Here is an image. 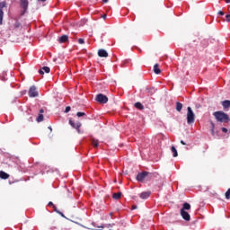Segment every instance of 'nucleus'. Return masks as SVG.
<instances>
[{"instance_id": "1", "label": "nucleus", "mask_w": 230, "mask_h": 230, "mask_svg": "<svg viewBox=\"0 0 230 230\" xmlns=\"http://www.w3.org/2000/svg\"><path fill=\"white\" fill-rule=\"evenodd\" d=\"M213 116L219 123H229L230 121L229 115L222 111H215Z\"/></svg>"}, {"instance_id": "2", "label": "nucleus", "mask_w": 230, "mask_h": 230, "mask_svg": "<svg viewBox=\"0 0 230 230\" xmlns=\"http://www.w3.org/2000/svg\"><path fill=\"white\" fill-rule=\"evenodd\" d=\"M155 174L152 172H148L146 171H144L142 172H138L137 175V181L138 182H143V181H150V179H154Z\"/></svg>"}, {"instance_id": "3", "label": "nucleus", "mask_w": 230, "mask_h": 230, "mask_svg": "<svg viewBox=\"0 0 230 230\" xmlns=\"http://www.w3.org/2000/svg\"><path fill=\"white\" fill-rule=\"evenodd\" d=\"M69 125L71 126L72 128H75L77 132V134H84V130L80 129L82 128V122L78 120H69Z\"/></svg>"}, {"instance_id": "4", "label": "nucleus", "mask_w": 230, "mask_h": 230, "mask_svg": "<svg viewBox=\"0 0 230 230\" xmlns=\"http://www.w3.org/2000/svg\"><path fill=\"white\" fill-rule=\"evenodd\" d=\"M187 123L188 125H193L195 123V113H193L191 107L187 108Z\"/></svg>"}, {"instance_id": "5", "label": "nucleus", "mask_w": 230, "mask_h": 230, "mask_svg": "<svg viewBox=\"0 0 230 230\" xmlns=\"http://www.w3.org/2000/svg\"><path fill=\"white\" fill-rule=\"evenodd\" d=\"M30 2L28 0H20V6L22 8V15H24L28 12V6Z\"/></svg>"}, {"instance_id": "6", "label": "nucleus", "mask_w": 230, "mask_h": 230, "mask_svg": "<svg viewBox=\"0 0 230 230\" xmlns=\"http://www.w3.org/2000/svg\"><path fill=\"white\" fill-rule=\"evenodd\" d=\"M95 100L99 103H102V104H105L107 103V102H109V98L106 95H103L102 93L97 94Z\"/></svg>"}, {"instance_id": "7", "label": "nucleus", "mask_w": 230, "mask_h": 230, "mask_svg": "<svg viewBox=\"0 0 230 230\" xmlns=\"http://www.w3.org/2000/svg\"><path fill=\"white\" fill-rule=\"evenodd\" d=\"M180 215L183 218V220H185L186 222H190V220H191V217L190 216V213H188L184 209L180 210Z\"/></svg>"}, {"instance_id": "8", "label": "nucleus", "mask_w": 230, "mask_h": 230, "mask_svg": "<svg viewBox=\"0 0 230 230\" xmlns=\"http://www.w3.org/2000/svg\"><path fill=\"white\" fill-rule=\"evenodd\" d=\"M29 96L30 98H37V96H39V92H37V87L31 86L29 89Z\"/></svg>"}, {"instance_id": "9", "label": "nucleus", "mask_w": 230, "mask_h": 230, "mask_svg": "<svg viewBox=\"0 0 230 230\" xmlns=\"http://www.w3.org/2000/svg\"><path fill=\"white\" fill-rule=\"evenodd\" d=\"M221 105H222L224 111L226 112H227V111H229V109H230V101L225 100V101L221 102Z\"/></svg>"}, {"instance_id": "10", "label": "nucleus", "mask_w": 230, "mask_h": 230, "mask_svg": "<svg viewBox=\"0 0 230 230\" xmlns=\"http://www.w3.org/2000/svg\"><path fill=\"white\" fill-rule=\"evenodd\" d=\"M98 56L102 58H107V57H109V53L107 52V50L101 49L98 50Z\"/></svg>"}, {"instance_id": "11", "label": "nucleus", "mask_w": 230, "mask_h": 230, "mask_svg": "<svg viewBox=\"0 0 230 230\" xmlns=\"http://www.w3.org/2000/svg\"><path fill=\"white\" fill-rule=\"evenodd\" d=\"M68 40H69V36H67V35H62V36L58 39L59 44H64L65 42H67Z\"/></svg>"}, {"instance_id": "12", "label": "nucleus", "mask_w": 230, "mask_h": 230, "mask_svg": "<svg viewBox=\"0 0 230 230\" xmlns=\"http://www.w3.org/2000/svg\"><path fill=\"white\" fill-rule=\"evenodd\" d=\"M151 194H152V192H150V191H145V192L140 193L139 197H140V199H148V197H150Z\"/></svg>"}, {"instance_id": "13", "label": "nucleus", "mask_w": 230, "mask_h": 230, "mask_svg": "<svg viewBox=\"0 0 230 230\" xmlns=\"http://www.w3.org/2000/svg\"><path fill=\"white\" fill-rule=\"evenodd\" d=\"M0 179H4V181H6V179H10V174L4 172V171H1Z\"/></svg>"}, {"instance_id": "14", "label": "nucleus", "mask_w": 230, "mask_h": 230, "mask_svg": "<svg viewBox=\"0 0 230 230\" xmlns=\"http://www.w3.org/2000/svg\"><path fill=\"white\" fill-rule=\"evenodd\" d=\"M181 209H183V211H190V209H191V205H190V203L185 202L182 205V208Z\"/></svg>"}, {"instance_id": "15", "label": "nucleus", "mask_w": 230, "mask_h": 230, "mask_svg": "<svg viewBox=\"0 0 230 230\" xmlns=\"http://www.w3.org/2000/svg\"><path fill=\"white\" fill-rule=\"evenodd\" d=\"M51 69L49 66H43L42 69L39 70L40 75H44V73H49Z\"/></svg>"}, {"instance_id": "16", "label": "nucleus", "mask_w": 230, "mask_h": 230, "mask_svg": "<svg viewBox=\"0 0 230 230\" xmlns=\"http://www.w3.org/2000/svg\"><path fill=\"white\" fill-rule=\"evenodd\" d=\"M154 73L155 75H161V69L159 68V64L154 66Z\"/></svg>"}, {"instance_id": "17", "label": "nucleus", "mask_w": 230, "mask_h": 230, "mask_svg": "<svg viewBox=\"0 0 230 230\" xmlns=\"http://www.w3.org/2000/svg\"><path fill=\"white\" fill-rule=\"evenodd\" d=\"M92 145L94 148H98V146H100V142L98 141V139L95 138H92Z\"/></svg>"}, {"instance_id": "18", "label": "nucleus", "mask_w": 230, "mask_h": 230, "mask_svg": "<svg viewBox=\"0 0 230 230\" xmlns=\"http://www.w3.org/2000/svg\"><path fill=\"white\" fill-rule=\"evenodd\" d=\"M135 107L136 109H138V111H143V109H145V106H143L141 102H136Z\"/></svg>"}, {"instance_id": "19", "label": "nucleus", "mask_w": 230, "mask_h": 230, "mask_svg": "<svg viewBox=\"0 0 230 230\" xmlns=\"http://www.w3.org/2000/svg\"><path fill=\"white\" fill-rule=\"evenodd\" d=\"M171 151L172 152V156L173 157H177L179 155V153L177 152V149L175 148V146H172L171 147Z\"/></svg>"}, {"instance_id": "20", "label": "nucleus", "mask_w": 230, "mask_h": 230, "mask_svg": "<svg viewBox=\"0 0 230 230\" xmlns=\"http://www.w3.org/2000/svg\"><path fill=\"white\" fill-rule=\"evenodd\" d=\"M176 111L178 112H181V111H182V103H181L180 102H176Z\"/></svg>"}, {"instance_id": "21", "label": "nucleus", "mask_w": 230, "mask_h": 230, "mask_svg": "<svg viewBox=\"0 0 230 230\" xmlns=\"http://www.w3.org/2000/svg\"><path fill=\"white\" fill-rule=\"evenodd\" d=\"M121 192H118V193H113L112 197L115 200H119V199H121Z\"/></svg>"}, {"instance_id": "22", "label": "nucleus", "mask_w": 230, "mask_h": 230, "mask_svg": "<svg viewBox=\"0 0 230 230\" xmlns=\"http://www.w3.org/2000/svg\"><path fill=\"white\" fill-rule=\"evenodd\" d=\"M38 123H40V121H44V115L40 114L37 118Z\"/></svg>"}, {"instance_id": "23", "label": "nucleus", "mask_w": 230, "mask_h": 230, "mask_svg": "<svg viewBox=\"0 0 230 230\" xmlns=\"http://www.w3.org/2000/svg\"><path fill=\"white\" fill-rule=\"evenodd\" d=\"M6 6V2L0 3V12H3V9Z\"/></svg>"}, {"instance_id": "24", "label": "nucleus", "mask_w": 230, "mask_h": 230, "mask_svg": "<svg viewBox=\"0 0 230 230\" xmlns=\"http://www.w3.org/2000/svg\"><path fill=\"white\" fill-rule=\"evenodd\" d=\"M4 15V13L3 11H0V25H3Z\"/></svg>"}, {"instance_id": "25", "label": "nucleus", "mask_w": 230, "mask_h": 230, "mask_svg": "<svg viewBox=\"0 0 230 230\" xmlns=\"http://www.w3.org/2000/svg\"><path fill=\"white\" fill-rule=\"evenodd\" d=\"M13 28L17 29V28H21V22H19V21H16L13 24Z\"/></svg>"}, {"instance_id": "26", "label": "nucleus", "mask_w": 230, "mask_h": 230, "mask_svg": "<svg viewBox=\"0 0 230 230\" xmlns=\"http://www.w3.org/2000/svg\"><path fill=\"white\" fill-rule=\"evenodd\" d=\"M225 197L226 199H230V188L227 190V191L225 193Z\"/></svg>"}, {"instance_id": "27", "label": "nucleus", "mask_w": 230, "mask_h": 230, "mask_svg": "<svg viewBox=\"0 0 230 230\" xmlns=\"http://www.w3.org/2000/svg\"><path fill=\"white\" fill-rule=\"evenodd\" d=\"M76 116H77V118H82V116H86V115H85V112L78 111L76 113Z\"/></svg>"}, {"instance_id": "28", "label": "nucleus", "mask_w": 230, "mask_h": 230, "mask_svg": "<svg viewBox=\"0 0 230 230\" xmlns=\"http://www.w3.org/2000/svg\"><path fill=\"white\" fill-rule=\"evenodd\" d=\"M226 22H230V14L226 15Z\"/></svg>"}, {"instance_id": "29", "label": "nucleus", "mask_w": 230, "mask_h": 230, "mask_svg": "<svg viewBox=\"0 0 230 230\" xmlns=\"http://www.w3.org/2000/svg\"><path fill=\"white\" fill-rule=\"evenodd\" d=\"M79 44H85V40L84 39L78 40Z\"/></svg>"}, {"instance_id": "30", "label": "nucleus", "mask_w": 230, "mask_h": 230, "mask_svg": "<svg viewBox=\"0 0 230 230\" xmlns=\"http://www.w3.org/2000/svg\"><path fill=\"white\" fill-rule=\"evenodd\" d=\"M221 130H222V132H224V134H227V132H228L226 128H222Z\"/></svg>"}, {"instance_id": "31", "label": "nucleus", "mask_w": 230, "mask_h": 230, "mask_svg": "<svg viewBox=\"0 0 230 230\" xmlns=\"http://www.w3.org/2000/svg\"><path fill=\"white\" fill-rule=\"evenodd\" d=\"M69 111H71V107L70 106L66 107L65 112L67 113L69 112Z\"/></svg>"}, {"instance_id": "32", "label": "nucleus", "mask_w": 230, "mask_h": 230, "mask_svg": "<svg viewBox=\"0 0 230 230\" xmlns=\"http://www.w3.org/2000/svg\"><path fill=\"white\" fill-rule=\"evenodd\" d=\"M49 206H53L55 211H57V207H55V205H53V202H49Z\"/></svg>"}, {"instance_id": "33", "label": "nucleus", "mask_w": 230, "mask_h": 230, "mask_svg": "<svg viewBox=\"0 0 230 230\" xmlns=\"http://www.w3.org/2000/svg\"><path fill=\"white\" fill-rule=\"evenodd\" d=\"M195 107H196V109H200L202 106H201L199 103H197V104L195 105Z\"/></svg>"}, {"instance_id": "34", "label": "nucleus", "mask_w": 230, "mask_h": 230, "mask_svg": "<svg viewBox=\"0 0 230 230\" xmlns=\"http://www.w3.org/2000/svg\"><path fill=\"white\" fill-rule=\"evenodd\" d=\"M211 125V129H215V124L213 123V121L210 122Z\"/></svg>"}, {"instance_id": "35", "label": "nucleus", "mask_w": 230, "mask_h": 230, "mask_svg": "<svg viewBox=\"0 0 230 230\" xmlns=\"http://www.w3.org/2000/svg\"><path fill=\"white\" fill-rule=\"evenodd\" d=\"M218 15H225L224 11H218Z\"/></svg>"}, {"instance_id": "36", "label": "nucleus", "mask_w": 230, "mask_h": 230, "mask_svg": "<svg viewBox=\"0 0 230 230\" xmlns=\"http://www.w3.org/2000/svg\"><path fill=\"white\" fill-rule=\"evenodd\" d=\"M14 182H19V180H15L13 181H9V184H14Z\"/></svg>"}, {"instance_id": "37", "label": "nucleus", "mask_w": 230, "mask_h": 230, "mask_svg": "<svg viewBox=\"0 0 230 230\" xmlns=\"http://www.w3.org/2000/svg\"><path fill=\"white\" fill-rule=\"evenodd\" d=\"M212 136H215V129H210Z\"/></svg>"}, {"instance_id": "38", "label": "nucleus", "mask_w": 230, "mask_h": 230, "mask_svg": "<svg viewBox=\"0 0 230 230\" xmlns=\"http://www.w3.org/2000/svg\"><path fill=\"white\" fill-rule=\"evenodd\" d=\"M28 121H33V117H30Z\"/></svg>"}, {"instance_id": "39", "label": "nucleus", "mask_w": 230, "mask_h": 230, "mask_svg": "<svg viewBox=\"0 0 230 230\" xmlns=\"http://www.w3.org/2000/svg\"><path fill=\"white\" fill-rule=\"evenodd\" d=\"M132 209H137V206H132Z\"/></svg>"}, {"instance_id": "40", "label": "nucleus", "mask_w": 230, "mask_h": 230, "mask_svg": "<svg viewBox=\"0 0 230 230\" xmlns=\"http://www.w3.org/2000/svg\"><path fill=\"white\" fill-rule=\"evenodd\" d=\"M128 62H130V59H126V60H125V63H126V64H128Z\"/></svg>"}, {"instance_id": "41", "label": "nucleus", "mask_w": 230, "mask_h": 230, "mask_svg": "<svg viewBox=\"0 0 230 230\" xmlns=\"http://www.w3.org/2000/svg\"><path fill=\"white\" fill-rule=\"evenodd\" d=\"M181 145H186V143L183 140H181Z\"/></svg>"}, {"instance_id": "42", "label": "nucleus", "mask_w": 230, "mask_h": 230, "mask_svg": "<svg viewBox=\"0 0 230 230\" xmlns=\"http://www.w3.org/2000/svg\"><path fill=\"white\" fill-rule=\"evenodd\" d=\"M40 1V3H46V0H38Z\"/></svg>"}, {"instance_id": "43", "label": "nucleus", "mask_w": 230, "mask_h": 230, "mask_svg": "<svg viewBox=\"0 0 230 230\" xmlns=\"http://www.w3.org/2000/svg\"><path fill=\"white\" fill-rule=\"evenodd\" d=\"M107 18V14L102 15V19H106Z\"/></svg>"}, {"instance_id": "44", "label": "nucleus", "mask_w": 230, "mask_h": 230, "mask_svg": "<svg viewBox=\"0 0 230 230\" xmlns=\"http://www.w3.org/2000/svg\"><path fill=\"white\" fill-rule=\"evenodd\" d=\"M102 3H109V0H102Z\"/></svg>"}, {"instance_id": "45", "label": "nucleus", "mask_w": 230, "mask_h": 230, "mask_svg": "<svg viewBox=\"0 0 230 230\" xmlns=\"http://www.w3.org/2000/svg\"><path fill=\"white\" fill-rule=\"evenodd\" d=\"M58 213H59V215H61V217H64V214L62 212L58 211Z\"/></svg>"}, {"instance_id": "46", "label": "nucleus", "mask_w": 230, "mask_h": 230, "mask_svg": "<svg viewBox=\"0 0 230 230\" xmlns=\"http://www.w3.org/2000/svg\"><path fill=\"white\" fill-rule=\"evenodd\" d=\"M98 227H101V229H103V227H105V226H103V225H101V226H98Z\"/></svg>"}, {"instance_id": "47", "label": "nucleus", "mask_w": 230, "mask_h": 230, "mask_svg": "<svg viewBox=\"0 0 230 230\" xmlns=\"http://www.w3.org/2000/svg\"><path fill=\"white\" fill-rule=\"evenodd\" d=\"M40 112L42 114V112H44V110H42V109L40 110Z\"/></svg>"}, {"instance_id": "48", "label": "nucleus", "mask_w": 230, "mask_h": 230, "mask_svg": "<svg viewBox=\"0 0 230 230\" xmlns=\"http://www.w3.org/2000/svg\"><path fill=\"white\" fill-rule=\"evenodd\" d=\"M226 1V3H227V4H229L230 3V0H225Z\"/></svg>"}]
</instances>
